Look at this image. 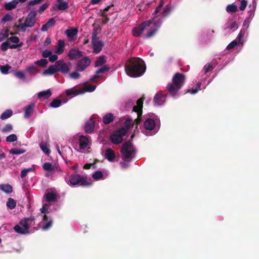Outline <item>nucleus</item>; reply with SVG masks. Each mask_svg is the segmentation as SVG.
Segmentation results:
<instances>
[{"mask_svg":"<svg viewBox=\"0 0 259 259\" xmlns=\"http://www.w3.org/2000/svg\"><path fill=\"white\" fill-rule=\"evenodd\" d=\"M124 69L128 76L131 77H138L144 74L146 67L141 59L131 57L125 62Z\"/></svg>","mask_w":259,"mask_h":259,"instance_id":"obj_1","label":"nucleus"},{"mask_svg":"<svg viewBox=\"0 0 259 259\" xmlns=\"http://www.w3.org/2000/svg\"><path fill=\"white\" fill-rule=\"evenodd\" d=\"M185 78L184 74L179 72L175 73L172 77V82L168 83L166 86V90L169 94L175 97L184 85Z\"/></svg>","mask_w":259,"mask_h":259,"instance_id":"obj_2","label":"nucleus"},{"mask_svg":"<svg viewBox=\"0 0 259 259\" xmlns=\"http://www.w3.org/2000/svg\"><path fill=\"white\" fill-rule=\"evenodd\" d=\"M71 64L66 63L63 60H59L55 62V65H52L45 70L42 74L44 75H52L56 72H60L63 74H67L70 71Z\"/></svg>","mask_w":259,"mask_h":259,"instance_id":"obj_3","label":"nucleus"},{"mask_svg":"<svg viewBox=\"0 0 259 259\" xmlns=\"http://www.w3.org/2000/svg\"><path fill=\"white\" fill-rule=\"evenodd\" d=\"M122 158L127 162H130L131 159L136 154V150L132 143L128 141L124 143L120 149Z\"/></svg>","mask_w":259,"mask_h":259,"instance_id":"obj_4","label":"nucleus"},{"mask_svg":"<svg viewBox=\"0 0 259 259\" xmlns=\"http://www.w3.org/2000/svg\"><path fill=\"white\" fill-rule=\"evenodd\" d=\"M152 22L156 26H159L161 24L162 21L158 19V20H153L152 21L148 20L144 21L138 27H134L133 29L132 32L133 35L135 37L140 36V35L143 33L146 28L150 26Z\"/></svg>","mask_w":259,"mask_h":259,"instance_id":"obj_5","label":"nucleus"},{"mask_svg":"<svg viewBox=\"0 0 259 259\" xmlns=\"http://www.w3.org/2000/svg\"><path fill=\"white\" fill-rule=\"evenodd\" d=\"M70 183L72 186L79 184L80 186L84 187L91 185V183L87 180V177H83L78 174H74L70 177Z\"/></svg>","mask_w":259,"mask_h":259,"instance_id":"obj_6","label":"nucleus"},{"mask_svg":"<svg viewBox=\"0 0 259 259\" xmlns=\"http://www.w3.org/2000/svg\"><path fill=\"white\" fill-rule=\"evenodd\" d=\"M127 130L125 128H120L114 132L110 136V140L114 144L121 143L123 141V137L126 135Z\"/></svg>","mask_w":259,"mask_h":259,"instance_id":"obj_7","label":"nucleus"},{"mask_svg":"<svg viewBox=\"0 0 259 259\" xmlns=\"http://www.w3.org/2000/svg\"><path fill=\"white\" fill-rule=\"evenodd\" d=\"M144 97H141L137 101V105L134 106L133 108V111L136 112L138 115L137 118L134 120V122L138 125L141 122V118L142 114V108Z\"/></svg>","mask_w":259,"mask_h":259,"instance_id":"obj_8","label":"nucleus"},{"mask_svg":"<svg viewBox=\"0 0 259 259\" xmlns=\"http://www.w3.org/2000/svg\"><path fill=\"white\" fill-rule=\"evenodd\" d=\"M91 59L88 57H84L77 61L76 65L77 71L82 72L86 69L91 64Z\"/></svg>","mask_w":259,"mask_h":259,"instance_id":"obj_9","label":"nucleus"},{"mask_svg":"<svg viewBox=\"0 0 259 259\" xmlns=\"http://www.w3.org/2000/svg\"><path fill=\"white\" fill-rule=\"evenodd\" d=\"M36 15L37 11L33 9L29 13L24 22L29 27H32L35 25Z\"/></svg>","mask_w":259,"mask_h":259,"instance_id":"obj_10","label":"nucleus"},{"mask_svg":"<svg viewBox=\"0 0 259 259\" xmlns=\"http://www.w3.org/2000/svg\"><path fill=\"white\" fill-rule=\"evenodd\" d=\"M27 0H13L4 5V8L7 11H10L15 9L19 3H23Z\"/></svg>","mask_w":259,"mask_h":259,"instance_id":"obj_11","label":"nucleus"},{"mask_svg":"<svg viewBox=\"0 0 259 259\" xmlns=\"http://www.w3.org/2000/svg\"><path fill=\"white\" fill-rule=\"evenodd\" d=\"M83 53L81 51L72 49L69 51L68 56L70 60H72L80 58L83 56Z\"/></svg>","mask_w":259,"mask_h":259,"instance_id":"obj_12","label":"nucleus"},{"mask_svg":"<svg viewBox=\"0 0 259 259\" xmlns=\"http://www.w3.org/2000/svg\"><path fill=\"white\" fill-rule=\"evenodd\" d=\"M34 220L35 218L32 216H31L30 218H25L20 221L19 225L24 227L25 230L29 231L30 226L31 225V223H29V221H34Z\"/></svg>","mask_w":259,"mask_h":259,"instance_id":"obj_13","label":"nucleus"},{"mask_svg":"<svg viewBox=\"0 0 259 259\" xmlns=\"http://www.w3.org/2000/svg\"><path fill=\"white\" fill-rule=\"evenodd\" d=\"M166 96L162 95L161 93H157L153 99V103L155 105L160 106L165 102Z\"/></svg>","mask_w":259,"mask_h":259,"instance_id":"obj_14","label":"nucleus"},{"mask_svg":"<svg viewBox=\"0 0 259 259\" xmlns=\"http://www.w3.org/2000/svg\"><path fill=\"white\" fill-rule=\"evenodd\" d=\"M95 127V122L94 120L91 118L89 120L86 122L84 126L85 132L88 134H91Z\"/></svg>","mask_w":259,"mask_h":259,"instance_id":"obj_15","label":"nucleus"},{"mask_svg":"<svg viewBox=\"0 0 259 259\" xmlns=\"http://www.w3.org/2000/svg\"><path fill=\"white\" fill-rule=\"evenodd\" d=\"M144 126L146 130L151 131L155 128V122L152 119L148 118L145 121Z\"/></svg>","mask_w":259,"mask_h":259,"instance_id":"obj_16","label":"nucleus"},{"mask_svg":"<svg viewBox=\"0 0 259 259\" xmlns=\"http://www.w3.org/2000/svg\"><path fill=\"white\" fill-rule=\"evenodd\" d=\"M93 47V52L96 54L99 53L102 50L104 46V42L100 40L92 44Z\"/></svg>","mask_w":259,"mask_h":259,"instance_id":"obj_17","label":"nucleus"},{"mask_svg":"<svg viewBox=\"0 0 259 259\" xmlns=\"http://www.w3.org/2000/svg\"><path fill=\"white\" fill-rule=\"evenodd\" d=\"M89 143V140L88 137L81 135L79 137V148L80 149H84L85 148Z\"/></svg>","mask_w":259,"mask_h":259,"instance_id":"obj_18","label":"nucleus"},{"mask_svg":"<svg viewBox=\"0 0 259 259\" xmlns=\"http://www.w3.org/2000/svg\"><path fill=\"white\" fill-rule=\"evenodd\" d=\"M42 168L45 170L48 171H52L56 170L57 171H60L61 169L59 167L52 164L50 162H45L42 165Z\"/></svg>","mask_w":259,"mask_h":259,"instance_id":"obj_19","label":"nucleus"},{"mask_svg":"<svg viewBox=\"0 0 259 259\" xmlns=\"http://www.w3.org/2000/svg\"><path fill=\"white\" fill-rule=\"evenodd\" d=\"M65 42L62 39H59L57 42V45L56 49V53L60 55L62 54L64 51Z\"/></svg>","mask_w":259,"mask_h":259,"instance_id":"obj_20","label":"nucleus"},{"mask_svg":"<svg viewBox=\"0 0 259 259\" xmlns=\"http://www.w3.org/2000/svg\"><path fill=\"white\" fill-rule=\"evenodd\" d=\"M105 157L109 161H113L115 158L114 151L111 148H108L105 151Z\"/></svg>","mask_w":259,"mask_h":259,"instance_id":"obj_21","label":"nucleus"},{"mask_svg":"<svg viewBox=\"0 0 259 259\" xmlns=\"http://www.w3.org/2000/svg\"><path fill=\"white\" fill-rule=\"evenodd\" d=\"M78 29L77 28L67 29L65 30V33L69 39H72L77 35Z\"/></svg>","mask_w":259,"mask_h":259,"instance_id":"obj_22","label":"nucleus"},{"mask_svg":"<svg viewBox=\"0 0 259 259\" xmlns=\"http://www.w3.org/2000/svg\"><path fill=\"white\" fill-rule=\"evenodd\" d=\"M46 201L48 202H54L57 200V195L55 193L50 192L45 194Z\"/></svg>","mask_w":259,"mask_h":259,"instance_id":"obj_23","label":"nucleus"},{"mask_svg":"<svg viewBox=\"0 0 259 259\" xmlns=\"http://www.w3.org/2000/svg\"><path fill=\"white\" fill-rule=\"evenodd\" d=\"M34 107V104H31L26 106L25 109L24 117L28 118L33 113V108Z\"/></svg>","mask_w":259,"mask_h":259,"instance_id":"obj_24","label":"nucleus"},{"mask_svg":"<svg viewBox=\"0 0 259 259\" xmlns=\"http://www.w3.org/2000/svg\"><path fill=\"white\" fill-rule=\"evenodd\" d=\"M114 117L113 114L110 113L106 114L103 117V122L105 124H108L114 120Z\"/></svg>","mask_w":259,"mask_h":259,"instance_id":"obj_25","label":"nucleus"},{"mask_svg":"<svg viewBox=\"0 0 259 259\" xmlns=\"http://www.w3.org/2000/svg\"><path fill=\"white\" fill-rule=\"evenodd\" d=\"M43 220L46 221L47 223L42 226V230H47L51 227L53 221L52 220L49 221V217L46 214L44 216Z\"/></svg>","mask_w":259,"mask_h":259,"instance_id":"obj_26","label":"nucleus"},{"mask_svg":"<svg viewBox=\"0 0 259 259\" xmlns=\"http://www.w3.org/2000/svg\"><path fill=\"white\" fill-rule=\"evenodd\" d=\"M0 189L6 193H11L13 191V188L10 184H1Z\"/></svg>","mask_w":259,"mask_h":259,"instance_id":"obj_27","label":"nucleus"},{"mask_svg":"<svg viewBox=\"0 0 259 259\" xmlns=\"http://www.w3.org/2000/svg\"><path fill=\"white\" fill-rule=\"evenodd\" d=\"M14 230L16 232L20 234H27L29 233V231L25 230L24 227L20 226L19 225H16L14 227Z\"/></svg>","mask_w":259,"mask_h":259,"instance_id":"obj_28","label":"nucleus"},{"mask_svg":"<svg viewBox=\"0 0 259 259\" xmlns=\"http://www.w3.org/2000/svg\"><path fill=\"white\" fill-rule=\"evenodd\" d=\"M52 95V93L50 90L42 91L38 93V97L39 98L44 97L45 99H48Z\"/></svg>","mask_w":259,"mask_h":259,"instance_id":"obj_29","label":"nucleus"},{"mask_svg":"<svg viewBox=\"0 0 259 259\" xmlns=\"http://www.w3.org/2000/svg\"><path fill=\"white\" fill-rule=\"evenodd\" d=\"M106 62V57L104 56H100L95 62V67H98L103 65Z\"/></svg>","mask_w":259,"mask_h":259,"instance_id":"obj_30","label":"nucleus"},{"mask_svg":"<svg viewBox=\"0 0 259 259\" xmlns=\"http://www.w3.org/2000/svg\"><path fill=\"white\" fill-rule=\"evenodd\" d=\"M41 150L46 154L49 155L50 153V150L49 148V145L44 142H42L39 144Z\"/></svg>","mask_w":259,"mask_h":259,"instance_id":"obj_31","label":"nucleus"},{"mask_svg":"<svg viewBox=\"0 0 259 259\" xmlns=\"http://www.w3.org/2000/svg\"><path fill=\"white\" fill-rule=\"evenodd\" d=\"M13 114V111L11 109H8L4 112L1 116V119L2 120L6 119L10 117Z\"/></svg>","mask_w":259,"mask_h":259,"instance_id":"obj_32","label":"nucleus"},{"mask_svg":"<svg viewBox=\"0 0 259 259\" xmlns=\"http://www.w3.org/2000/svg\"><path fill=\"white\" fill-rule=\"evenodd\" d=\"M26 71L29 75H32L36 74L38 72V70L35 66L31 65L27 67Z\"/></svg>","mask_w":259,"mask_h":259,"instance_id":"obj_33","label":"nucleus"},{"mask_svg":"<svg viewBox=\"0 0 259 259\" xmlns=\"http://www.w3.org/2000/svg\"><path fill=\"white\" fill-rule=\"evenodd\" d=\"M82 93V91L81 90H74L73 89H71L66 90V95L68 96H69L71 95H77Z\"/></svg>","mask_w":259,"mask_h":259,"instance_id":"obj_34","label":"nucleus"},{"mask_svg":"<svg viewBox=\"0 0 259 259\" xmlns=\"http://www.w3.org/2000/svg\"><path fill=\"white\" fill-rule=\"evenodd\" d=\"M26 150L23 149L13 148L10 150L9 152L12 154L18 155L25 153Z\"/></svg>","mask_w":259,"mask_h":259,"instance_id":"obj_35","label":"nucleus"},{"mask_svg":"<svg viewBox=\"0 0 259 259\" xmlns=\"http://www.w3.org/2000/svg\"><path fill=\"white\" fill-rule=\"evenodd\" d=\"M99 37L98 36L97 29L94 28L92 33V44L99 41Z\"/></svg>","mask_w":259,"mask_h":259,"instance_id":"obj_36","label":"nucleus"},{"mask_svg":"<svg viewBox=\"0 0 259 259\" xmlns=\"http://www.w3.org/2000/svg\"><path fill=\"white\" fill-rule=\"evenodd\" d=\"M237 11V7L234 4L229 5L226 8V11L228 13H234Z\"/></svg>","mask_w":259,"mask_h":259,"instance_id":"obj_37","label":"nucleus"},{"mask_svg":"<svg viewBox=\"0 0 259 259\" xmlns=\"http://www.w3.org/2000/svg\"><path fill=\"white\" fill-rule=\"evenodd\" d=\"M62 103V101L60 99H54L51 103H50V106L53 108H57L59 107Z\"/></svg>","mask_w":259,"mask_h":259,"instance_id":"obj_38","label":"nucleus"},{"mask_svg":"<svg viewBox=\"0 0 259 259\" xmlns=\"http://www.w3.org/2000/svg\"><path fill=\"white\" fill-rule=\"evenodd\" d=\"M16 202L13 199L11 198L8 199L7 202V206L8 208L10 209H13L16 207Z\"/></svg>","mask_w":259,"mask_h":259,"instance_id":"obj_39","label":"nucleus"},{"mask_svg":"<svg viewBox=\"0 0 259 259\" xmlns=\"http://www.w3.org/2000/svg\"><path fill=\"white\" fill-rule=\"evenodd\" d=\"M11 66L8 64L6 65L1 66L0 67V70L2 73L4 74H7L8 73V71L10 69H11Z\"/></svg>","mask_w":259,"mask_h":259,"instance_id":"obj_40","label":"nucleus"},{"mask_svg":"<svg viewBox=\"0 0 259 259\" xmlns=\"http://www.w3.org/2000/svg\"><path fill=\"white\" fill-rule=\"evenodd\" d=\"M21 19H19L18 21L19 23L21 22ZM15 27L18 29L21 30L23 32H25L26 31V28L29 27L27 25V24L24 22L23 23H20L19 25H15Z\"/></svg>","mask_w":259,"mask_h":259,"instance_id":"obj_41","label":"nucleus"},{"mask_svg":"<svg viewBox=\"0 0 259 259\" xmlns=\"http://www.w3.org/2000/svg\"><path fill=\"white\" fill-rule=\"evenodd\" d=\"M44 0H32L29 2L27 5V9H31V7L34 5L41 3Z\"/></svg>","mask_w":259,"mask_h":259,"instance_id":"obj_42","label":"nucleus"},{"mask_svg":"<svg viewBox=\"0 0 259 259\" xmlns=\"http://www.w3.org/2000/svg\"><path fill=\"white\" fill-rule=\"evenodd\" d=\"M163 0H160L158 6L156 8L154 12L153 13V15H154V17H155L156 15L159 13L160 11L161 10L162 7L163 6Z\"/></svg>","mask_w":259,"mask_h":259,"instance_id":"obj_43","label":"nucleus"},{"mask_svg":"<svg viewBox=\"0 0 259 259\" xmlns=\"http://www.w3.org/2000/svg\"><path fill=\"white\" fill-rule=\"evenodd\" d=\"M92 177L96 180H99L103 178V175L101 171H96L92 176Z\"/></svg>","mask_w":259,"mask_h":259,"instance_id":"obj_44","label":"nucleus"},{"mask_svg":"<svg viewBox=\"0 0 259 259\" xmlns=\"http://www.w3.org/2000/svg\"><path fill=\"white\" fill-rule=\"evenodd\" d=\"M109 69H110V68H109V66L107 65H105L103 67L98 69L96 71V73L98 74L103 73L105 72L108 71L109 70Z\"/></svg>","mask_w":259,"mask_h":259,"instance_id":"obj_45","label":"nucleus"},{"mask_svg":"<svg viewBox=\"0 0 259 259\" xmlns=\"http://www.w3.org/2000/svg\"><path fill=\"white\" fill-rule=\"evenodd\" d=\"M48 63V61L46 59H42L39 60H37L35 62L36 65H39L43 67H46Z\"/></svg>","mask_w":259,"mask_h":259,"instance_id":"obj_46","label":"nucleus"},{"mask_svg":"<svg viewBox=\"0 0 259 259\" xmlns=\"http://www.w3.org/2000/svg\"><path fill=\"white\" fill-rule=\"evenodd\" d=\"M68 4L66 2L59 3L58 6V9L59 10H65L68 8Z\"/></svg>","mask_w":259,"mask_h":259,"instance_id":"obj_47","label":"nucleus"},{"mask_svg":"<svg viewBox=\"0 0 259 259\" xmlns=\"http://www.w3.org/2000/svg\"><path fill=\"white\" fill-rule=\"evenodd\" d=\"M9 30L6 29L4 32H0V42L4 40L9 36Z\"/></svg>","mask_w":259,"mask_h":259,"instance_id":"obj_48","label":"nucleus"},{"mask_svg":"<svg viewBox=\"0 0 259 259\" xmlns=\"http://www.w3.org/2000/svg\"><path fill=\"white\" fill-rule=\"evenodd\" d=\"M78 72V71H77L76 70L75 71L72 72V73H70L69 77L71 79H78L80 77V74Z\"/></svg>","mask_w":259,"mask_h":259,"instance_id":"obj_49","label":"nucleus"},{"mask_svg":"<svg viewBox=\"0 0 259 259\" xmlns=\"http://www.w3.org/2000/svg\"><path fill=\"white\" fill-rule=\"evenodd\" d=\"M17 140V136L15 134H11L6 138V141L9 142H13Z\"/></svg>","mask_w":259,"mask_h":259,"instance_id":"obj_50","label":"nucleus"},{"mask_svg":"<svg viewBox=\"0 0 259 259\" xmlns=\"http://www.w3.org/2000/svg\"><path fill=\"white\" fill-rule=\"evenodd\" d=\"M10 46V42L8 40H7L1 44V50L2 51H6Z\"/></svg>","mask_w":259,"mask_h":259,"instance_id":"obj_51","label":"nucleus"},{"mask_svg":"<svg viewBox=\"0 0 259 259\" xmlns=\"http://www.w3.org/2000/svg\"><path fill=\"white\" fill-rule=\"evenodd\" d=\"M214 66L212 64H209L204 66L203 69L204 70V74H206L207 72L211 71L213 69Z\"/></svg>","mask_w":259,"mask_h":259,"instance_id":"obj_52","label":"nucleus"},{"mask_svg":"<svg viewBox=\"0 0 259 259\" xmlns=\"http://www.w3.org/2000/svg\"><path fill=\"white\" fill-rule=\"evenodd\" d=\"M13 18L9 13L6 14L2 18V22H6L12 20Z\"/></svg>","mask_w":259,"mask_h":259,"instance_id":"obj_53","label":"nucleus"},{"mask_svg":"<svg viewBox=\"0 0 259 259\" xmlns=\"http://www.w3.org/2000/svg\"><path fill=\"white\" fill-rule=\"evenodd\" d=\"M49 5V3H45L43 5H42L36 11L39 13H42L45 10H46L48 8Z\"/></svg>","mask_w":259,"mask_h":259,"instance_id":"obj_54","label":"nucleus"},{"mask_svg":"<svg viewBox=\"0 0 259 259\" xmlns=\"http://www.w3.org/2000/svg\"><path fill=\"white\" fill-rule=\"evenodd\" d=\"M157 29L154 28L152 30L148 31L147 33L146 37L147 38H150L153 36L157 31Z\"/></svg>","mask_w":259,"mask_h":259,"instance_id":"obj_55","label":"nucleus"},{"mask_svg":"<svg viewBox=\"0 0 259 259\" xmlns=\"http://www.w3.org/2000/svg\"><path fill=\"white\" fill-rule=\"evenodd\" d=\"M238 42L236 40L232 41L230 42L227 47L226 49L227 50H230L235 48L237 45Z\"/></svg>","mask_w":259,"mask_h":259,"instance_id":"obj_56","label":"nucleus"},{"mask_svg":"<svg viewBox=\"0 0 259 259\" xmlns=\"http://www.w3.org/2000/svg\"><path fill=\"white\" fill-rule=\"evenodd\" d=\"M52 52L50 50H45L42 52V56L45 58H46L48 57L49 58V57L51 56V55H52Z\"/></svg>","mask_w":259,"mask_h":259,"instance_id":"obj_57","label":"nucleus"},{"mask_svg":"<svg viewBox=\"0 0 259 259\" xmlns=\"http://www.w3.org/2000/svg\"><path fill=\"white\" fill-rule=\"evenodd\" d=\"M8 40L13 43L17 44L19 42L20 40L18 37L14 36L9 37Z\"/></svg>","mask_w":259,"mask_h":259,"instance_id":"obj_58","label":"nucleus"},{"mask_svg":"<svg viewBox=\"0 0 259 259\" xmlns=\"http://www.w3.org/2000/svg\"><path fill=\"white\" fill-rule=\"evenodd\" d=\"M170 8L166 5V7L163 9L162 14L163 16H167L170 13Z\"/></svg>","mask_w":259,"mask_h":259,"instance_id":"obj_59","label":"nucleus"},{"mask_svg":"<svg viewBox=\"0 0 259 259\" xmlns=\"http://www.w3.org/2000/svg\"><path fill=\"white\" fill-rule=\"evenodd\" d=\"M15 75L16 77L19 79H24L25 78V74L23 72L21 71H16L15 73Z\"/></svg>","mask_w":259,"mask_h":259,"instance_id":"obj_60","label":"nucleus"},{"mask_svg":"<svg viewBox=\"0 0 259 259\" xmlns=\"http://www.w3.org/2000/svg\"><path fill=\"white\" fill-rule=\"evenodd\" d=\"M13 127L11 124H7L3 128L2 131L4 132H10L12 130Z\"/></svg>","mask_w":259,"mask_h":259,"instance_id":"obj_61","label":"nucleus"},{"mask_svg":"<svg viewBox=\"0 0 259 259\" xmlns=\"http://www.w3.org/2000/svg\"><path fill=\"white\" fill-rule=\"evenodd\" d=\"M247 1L246 0H242L239 9L241 11H244L247 6Z\"/></svg>","mask_w":259,"mask_h":259,"instance_id":"obj_62","label":"nucleus"},{"mask_svg":"<svg viewBox=\"0 0 259 259\" xmlns=\"http://www.w3.org/2000/svg\"><path fill=\"white\" fill-rule=\"evenodd\" d=\"M227 28L229 29H233L237 27V23L236 22H232L231 23L226 24Z\"/></svg>","mask_w":259,"mask_h":259,"instance_id":"obj_63","label":"nucleus"},{"mask_svg":"<svg viewBox=\"0 0 259 259\" xmlns=\"http://www.w3.org/2000/svg\"><path fill=\"white\" fill-rule=\"evenodd\" d=\"M134 104V101L132 100H130L125 103V107L127 108V109H130L131 108H132Z\"/></svg>","mask_w":259,"mask_h":259,"instance_id":"obj_64","label":"nucleus"}]
</instances>
